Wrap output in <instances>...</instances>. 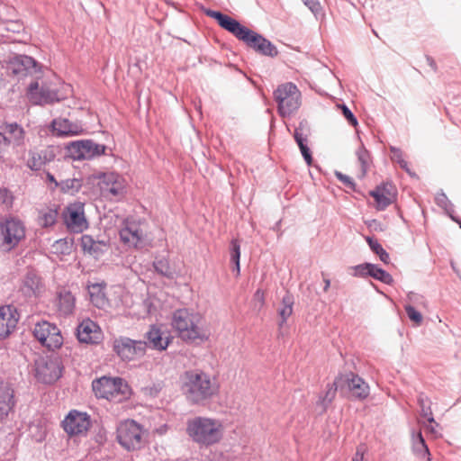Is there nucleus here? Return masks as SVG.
Masks as SVG:
<instances>
[{
    "mask_svg": "<svg viewBox=\"0 0 461 461\" xmlns=\"http://www.w3.org/2000/svg\"><path fill=\"white\" fill-rule=\"evenodd\" d=\"M181 390L192 404L204 405L219 393V384L207 373L189 370L182 375Z\"/></svg>",
    "mask_w": 461,
    "mask_h": 461,
    "instance_id": "obj_1",
    "label": "nucleus"
},
{
    "mask_svg": "<svg viewBox=\"0 0 461 461\" xmlns=\"http://www.w3.org/2000/svg\"><path fill=\"white\" fill-rule=\"evenodd\" d=\"M171 325L178 337L185 342H201L209 339L210 331L202 314L186 308L173 312Z\"/></svg>",
    "mask_w": 461,
    "mask_h": 461,
    "instance_id": "obj_2",
    "label": "nucleus"
},
{
    "mask_svg": "<svg viewBox=\"0 0 461 461\" xmlns=\"http://www.w3.org/2000/svg\"><path fill=\"white\" fill-rule=\"evenodd\" d=\"M186 433L200 447H210L222 438L223 426L219 420L199 416L187 421Z\"/></svg>",
    "mask_w": 461,
    "mask_h": 461,
    "instance_id": "obj_3",
    "label": "nucleus"
},
{
    "mask_svg": "<svg viewBox=\"0 0 461 461\" xmlns=\"http://www.w3.org/2000/svg\"><path fill=\"white\" fill-rule=\"evenodd\" d=\"M92 387L96 397L113 402H121L130 395V388L121 377L103 376L94 380Z\"/></svg>",
    "mask_w": 461,
    "mask_h": 461,
    "instance_id": "obj_4",
    "label": "nucleus"
},
{
    "mask_svg": "<svg viewBox=\"0 0 461 461\" xmlns=\"http://www.w3.org/2000/svg\"><path fill=\"white\" fill-rule=\"evenodd\" d=\"M274 97L277 103L278 113L282 117L290 116L301 105V92L294 83L280 85L274 91Z\"/></svg>",
    "mask_w": 461,
    "mask_h": 461,
    "instance_id": "obj_5",
    "label": "nucleus"
},
{
    "mask_svg": "<svg viewBox=\"0 0 461 461\" xmlns=\"http://www.w3.org/2000/svg\"><path fill=\"white\" fill-rule=\"evenodd\" d=\"M25 237L23 223L15 218L0 222V250L9 252Z\"/></svg>",
    "mask_w": 461,
    "mask_h": 461,
    "instance_id": "obj_6",
    "label": "nucleus"
},
{
    "mask_svg": "<svg viewBox=\"0 0 461 461\" xmlns=\"http://www.w3.org/2000/svg\"><path fill=\"white\" fill-rule=\"evenodd\" d=\"M148 343L145 340H136L121 336L113 342L115 354L125 362L140 359L146 355Z\"/></svg>",
    "mask_w": 461,
    "mask_h": 461,
    "instance_id": "obj_7",
    "label": "nucleus"
},
{
    "mask_svg": "<svg viewBox=\"0 0 461 461\" xmlns=\"http://www.w3.org/2000/svg\"><path fill=\"white\" fill-rule=\"evenodd\" d=\"M63 366L58 357H39L34 361L35 377L43 384H53L62 375Z\"/></svg>",
    "mask_w": 461,
    "mask_h": 461,
    "instance_id": "obj_8",
    "label": "nucleus"
},
{
    "mask_svg": "<svg viewBox=\"0 0 461 461\" xmlns=\"http://www.w3.org/2000/svg\"><path fill=\"white\" fill-rule=\"evenodd\" d=\"M34 338L49 350L59 348L63 344V337L56 324L48 321H38L32 330Z\"/></svg>",
    "mask_w": 461,
    "mask_h": 461,
    "instance_id": "obj_9",
    "label": "nucleus"
},
{
    "mask_svg": "<svg viewBox=\"0 0 461 461\" xmlns=\"http://www.w3.org/2000/svg\"><path fill=\"white\" fill-rule=\"evenodd\" d=\"M142 439L141 427L132 420L120 423L117 428V440L127 450L140 447Z\"/></svg>",
    "mask_w": 461,
    "mask_h": 461,
    "instance_id": "obj_10",
    "label": "nucleus"
},
{
    "mask_svg": "<svg viewBox=\"0 0 461 461\" xmlns=\"http://www.w3.org/2000/svg\"><path fill=\"white\" fill-rule=\"evenodd\" d=\"M106 147L92 140H82L71 142L67 149L73 160L92 159L104 153Z\"/></svg>",
    "mask_w": 461,
    "mask_h": 461,
    "instance_id": "obj_11",
    "label": "nucleus"
},
{
    "mask_svg": "<svg viewBox=\"0 0 461 461\" xmlns=\"http://www.w3.org/2000/svg\"><path fill=\"white\" fill-rule=\"evenodd\" d=\"M90 426L89 415L77 410L70 411L62 421L63 429L70 437L86 435Z\"/></svg>",
    "mask_w": 461,
    "mask_h": 461,
    "instance_id": "obj_12",
    "label": "nucleus"
},
{
    "mask_svg": "<svg viewBox=\"0 0 461 461\" xmlns=\"http://www.w3.org/2000/svg\"><path fill=\"white\" fill-rule=\"evenodd\" d=\"M63 216L68 229L72 232L80 233L88 227L83 203H77L70 204L67 207Z\"/></svg>",
    "mask_w": 461,
    "mask_h": 461,
    "instance_id": "obj_13",
    "label": "nucleus"
},
{
    "mask_svg": "<svg viewBox=\"0 0 461 461\" xmlns=\"http://www.w3.org/2000/svg\"><path fill=\"white\" fill-rule=\"evenodd\" d=\"M27 95L31 103L42 105L59 101L58 94L55 89L47 85L40 86L37 81L32 82L28 86Z\"/></svg>",
    "mask_w": 461,
    "mask_h": 461,
    "instance_id": "obj_14",
    "label": "nucleus"
},
{
    "mask_svg": "<svg viewBox=\"0 0 461 461\" xmlns=\"http://www.w3.org/2000/svg\"><path fill=\"white\" fill-rule=\"evenodd\" d=\"M205 14L207 16L216 20L221 28L233 34L237 39L240 40V38L246 37L245 33H248L245 32L247 27L243 26L239 21L220 11L208 9L205 11Z\"/></svg>",
    "mask_w": 461,
    "mask_h": 461,
    "instance_id": "obj_15",
    "label": "nucleus"
},
{
    "mask_svg": "<svg viewBox=\"0 0 461 461\" xmlns=\"http://www.w3.org/2000/svg\"><path fill=\"white\" fill-rule=\"evenodd\" d=\"M16 404L14 390L6 382H0V422L7 420L8 416L13 412Z\"/></svg>",
    "mask_w": 461,
    "mask_h": 461,
    "instance_id": "obj_16",
    "label": "nucleus"
},
{
    "mask_svg": "<svg viewBox=\"0 0 461 461\" xmlns=\"http://www.w3.org/2000/svg\"><path fill=\"white\" fill-rule=\"evenodd\" d=\"M3 131L7 147L18 148L25 144L26 132L17 122H5L0 125Z\"/></svg>",
    "mask_w": 461,
    "mask_h": 461,
    "instance_id": "obj_17",
    "label": "nucleus"
},
{
    "mask_svg": "<svg viewBox=\"0 0 461 461\" xmlns=\"http://www.w3.org/2000/svg\"><path fill=\"white\" fill-rule=\"evenodd\" d=\"M310 135V127L307 121L303 120L299 122V125L295 128L294 138L297 143L302 156L303 157L306 164L311 166L312 163V152L307 145L308 136Z\"/></svg>",
    "mask_w": 461,
    "mask_h": 461,
    "instance_id": "obj_18",
    "label": "nucleus"
},
{
    "mask_svg": "<svg viewBox=\"0 0 461 461\" xmlns=\"http://www.w3.org/2000/svg\"><path fill=\"white\" fill-rule=\"evenodd\" d=\"M18 322L17 312L11 305L0 307V339L8 337Z\"/></svg>",
    "mask_w": 461,
    "mask_h": 461,
    "instance_id": "obj_19",
    "label": "nucleus"
},
{
    "mask_svg": "<svg viewBox=\"0 0 461 461\" xmlns=\"http://www.w3.org/2000/svg\"><path fill=\"white\" fill-rule=\"evenodd\" d=\"M51 128L58 137L79 135L84 131L83 125L79 122H71L61 117L51 122Z\"/></svg>",
    "mask_w": 461,
    "mask_h": 461,
    "instance_id": "obj_20",
    "label": "nucleus"
},
{
    "mask_svg": "<svg viewBox=\"0 0 461 461\" xmlns=\"http://www.w3.org/2000/svg\"><path fill=\"white\" fill-rule=\"evenodd\" d=\"M77 336L80 342L95 344L101 339V332L95 322L86 319L78 325Z\"/></svg>",
    "mask_w": 461,
    "mask_h": 461,
    "instance_id": "obj_21",
    "label": "nucleus"
},
{
    "mask_svg": "<svg viewBox=\"0 0 461 461\" xmlns=\"http://www.w3.org/2000/svg\"><path fill=\"white\" fill-rule=\"evenodd\" d=\"M119 234L121 240L124 244L134 248H137L141 243L143 236L140 226L136 222L130 221L129 220L124 221V225L120 230Z\"/></svg>",
    "mask_w": 461,
    "mask_h": 461,
    "instance_id": "obj_22",
    "label": "nucleus"
},
{
    "mask_svg": "<svg viewBox=\"0 0 461 461\" xmlns=\"http://www.w3.org/2000/svg\"><path fill=\"white\" fill-rule=\"evenodd\" d=\"M57 307L60 316H69L73 314L76 307V298L73 294L67 290L61 289L57 294Z\"/></svg>",
    "mask_w": 461,
    "mask_h": 461,
    "instance_id": "obj_23",
    "label": "nucleus"
},
{
    "mask_svg": "<svg viewBox=\"0 0 461 461\" xmlns=\"http://www.w3.org/2000/svg\"><path fill=\"white\" fill-rule=\"evenodd\" d=\"M43 288L41 277L34 270H29L23 280L22 291L26 296L39 294Z\"/></svg>",
    "mask_w": 461,
    "mask_h": 461,
    "instance_id": "obj_24",
    "label": "nucleus"
},
{
    "mask_svg": "<svg viewBox=\"0 0 461 461\" xmlns=\"http://www.w3.org/2000/svg\"><path fill=\"white\" fill-rule=\"evenodd\" d=\"M36 61L30 56L19 55L15 56L10 62L9 69L13 74L24 77L31 69L34 68Z\"/></svg>",
    "mask_w": 461,
    "mask_h": 461,
    "instance_id": "obj_25",
    "label": "nucleus"
},
{
    "mask_svg": "<svg viewBox=\"0 0 461 461\" xmlns=\"http://www.w3.org/2000/svg\"><path fill=\"white\" fill-rule=\"evenodd\" d=\"M162 334L160 329L152 325L144 335L148 348L159 351L165 350L168 347L169 340L167 338H163Z\"/></svg>",
    "mask_w": 461,
    "mask_h": 461,
    "instance_id": "obj_26",
    "label": "nucleus"
},
{
    "mask_svg": "<svg viewBox=\"0 0 461 461\" xmlns=\"http://www.w3.org/2000/svg\"><path fill=\"white\" fill-rule=\"evenodd\" d=\"M105 178L107 179V182L104 191L111 198L121 199L125 193V186L123 185L122 178L119 175L113 173L105 176Z\"/></svg>",
    "mask_w": 461,
    "mask_h": 461,
    "instance_id": "obj_27",
    "label": "nucleus"
},
{
    "mask_svg": "<svg viewBox=\"0 0 461 461\" xmlns=\"http://www.w3.org/2000/svg\"><path fill=\"white\" fill-rule=\"evenodd\" d=\"M348 387L355 399L364 400L369 395V385L358 375L350 374Z\"/></svg>",
    "mask_w": 461,
    "mask_h": 461,
    "instance_id": "obj_28",
    "label": "nucleus"
},
{
    "mask_svg": "<svg viewBox=\"0 0 461 461\" xmlns=\"http://www.w3.org/2000/svg\"><path fill=\"white\" fill-rule=\"evenodd\" d=\"M90 301L98 309H105L109 306V301L105 295L104 286L101 284L88 285Z\"/></svg>",
    "mask_w": 461,
    "mask_h": 461,
    "instance_id": "obj_29",
    "label": "nucleus"
},
{
    "mask_svg": "<svg viewBox=\"0 0 461 461\" xmlns=\"http://www.w3.org/2000/svg\"><path fill=\"white\" fill-rule=\"evenodd\" d=\"M53 157L54 156L49 153L47 150L41 151L40 153L30 150L29 158L27 160V167L33 171L40 170L41 167L47 162L50 161Z\"/></svg>",
    "mask_w": 461,
    "mask_h": 461,
    "instance_id": "obj_30",
    "label": "nucleus"
},
{
    "mask_svg": "<svg viewBox=\"0 0 461 461\" xmlns=\"http://www.w3.org/2000/svg\"><path fill=\"white\" fill-rule=\"evenodd\" d=\"M339 387V379H335V381L331 384H327V389L325 393L322 395H320L319 400L317 402V407L321 408V412L326 411L329 405L334 400L337 390Z\"/></svg>",
    "mask_w": 461,
    "mask_h": 461,
    "instance_id": "obj_31",
    "label": "nucleus"
},
{
    "mask_svg": "<svg viewBox=\"0 0 461 461\" xmlns=\"http://www.w3.org/2000/svg\"><path fill=\"white\" fill-rule=\"evenodd\" d=\"M104 246H105V244L103 241H96L90 235H83L81 238V247L83 250L95 258L99 257L104 252Z\"/></svg>",
    "mask_w": 461,
    "mask_h": 461,
    "instance_id": "obj_32",
    "label": "nucleus"
},
{
    "mask_svg": "<svg viewBox=\"0 0 461 461\" xmlns=\"http://www.w3.org/2000/svg\"><path fill=\"white\" fill-rule=\"evenodd\" d=\"M294 297L290 294H286L282 299V304L280 309L278 310V314L280 317V321L278 323L279 327H282L287 321V319L293 313V305H294Z\"/></svg>",
    "mask_w": 461,
    "mask_h": 461,
    "instance_id": "obj_33",
    "label": "nucleus"
},
{
    "mask_svg": "<svg viewBox=\"0 0 461 461\" xmlns=\"http://www.w3.org/2000/svg\"><path fill=\"white\" fill-rule=\"evenodd\" d=\"M412 449L413 452L420 457H428V461H430L429 447L426 445L425 439L420 431L416 434L412 433Z\"/></svg>",
    "mask_w": 461,
    "mask_h": 461,
    "instance_id": "obj_34",
    "label": "nucleus"
},
{
    "mask_svg": "<svg viewBox=\"0 0 461 461\" xmlns=\"http://www.w3.org/2000/svg\"><path fill=\"white\" fill-rule=\"evenodd\" d=\"M418 404L420 407L421 416L426 418L429 423H436L430 408V401L424 393L419 394Z\"/></svg>",
    "mask_w": 461,
    "mask_h": 461,
    "instance_id": "obj_35",
    "label": "nucleus"
},
{
    "mask_svg": "<svg viewBox=\"0 0 461 461\" xmlns=\"http://www.w3.org/2000/svg\"><path fill=\"white\" fill-rule=\"evenodd\" d=\"M230 260L234 264V270L236 271L237 275H240V244L238 240H232L230 244Z\"/></svg>",
    "mask_w": 461,
    "mask_h": 461,
    "instance_id": "obj_36",
    "label": "nucleus"
},
{
    "mask_svg": "<svg viewBox=\"0 0 461 461\" xmlns=\"http://www.w3.org/2000/svg\"><path fill=\"white\" fill-rule=\"evenodd\" d=\"M58 217V211L56 209H46L40 212V224L43 227H50L55 224Z\"/></svg>",
    "mask_w": 461,
    "mask_h": 461,
    "instance_id": "obj_37",
    "label": "nucleus"
},
{
    "mask_svg": "<svg viewBox=\"0 0 461 461\" xmlns=\"http://www.w3.org/2000/svg\"><path fill=\"white\" fill-rule=\"evenodd\" d=\"M366 241H367L371 250L379 256L380 260L385 264H388L390 261V256L384 249V248L381 246V244L377 240H375L370 237H366Z\"/></svg>",
    "mask_w": 461,
    "mask_h": 461,
    "instance_id": "obj_38",
    "label": "nucleus"
},
{
    "mask_svg": "<svg viewBox=\"0 0 461 461\" xmlns=\"http://www.w3.org/2000/svg\"><path fill=\"white\" fill-rule=\"evenodd\" d=\"M248 33L246 34V37L240 38V41H242L245 42L249 48H252L253 50H257L258 45L261 43V39H266L261 34L247 28L246 31Z\"/></svg>",
    "mask_w": 461,
    "mask_h": 461,
    "instance_id": "obj_39",
    "label": "nucleus"
},
{
    "mask_svg": "<svg viewBox=\"0 0 461 461\" xmlns=\"http://www.w3.org/2000/svg\"><path fill=\"white\" fill-rule=\"evenodd\" d=\"M60 189L63 193L74 194L79 191L82 186V181L78 178H68L59 183Z\"/></svg>",
    "mask_w": 461,
    "mask_h": 461,
    "instance_id": "obj_40",
    "label": "nucleus"
},
{
    "mask_svg": "<svg viewBox=\"0 0 461 461\" xmlns=\"http://www.w3.org/2000/svg\"><path fill=\"white\" fill-rule=\"evenodd\" d=\"M370 276L384 284L391 285L393 282V276L388 272L375 264H373V268H370Z\"/></svg>",
    "mask_w": 461,
    "mask_h": 461,
    "instance_id": "obj_41",
    "label": "nucleus"
},
{
    "mask_svg": "<svg viewBox=\"0 0 461 461\" xmlns=\"http://www.w3.org/2000/svg\"><path fill=\"white\" fill-rule=\"evenodd\" d=\"M370 195L374 197L378 210H384L391 203V199L379 187L371 191Z\"/></svg>",
    "mask_w": 461,
    "mask_h": 461,
    "instance_id": "obj_42",
    "label": "nucleus"
},
{
    "mask_svg": "<svg viewBox=\"0 0 461 461\" xmlns=\"http://www.w3.org/2000/svg\"><path fill=\"white\" fill-rule=\"evenodd\" d=\"M155 271L167 278H172L174 276L173 271L170 268L169 263L166 258L156 259L153 263Z\"/></svg>",
    "mask_w": 461,
    "mask_h": 461,
    "instance_id": "obj_43",
    "label": "nucleus"
},
{
    "mask_svg": "<svg viewBox=\"0 0 461 461\" xmlns=\"http://www.w3.org/2000/svg\"><path fill=\"white\" fill-rule=\"evenodd\" d=\"M256 51L268 57H275L278 53L276 46L267 39H261V43L258 45Z\"/></svg>",
    "mask_w": 461,
    "mask_h": 461,
    "instance_id": "obj_44",
    "label": "nucleus"
},
{
    "mask_svg": "<svg viewBox=\"0 0 461 461\" xmlns=\"http://www.w3.org/2000/svg\"><path fill=\"white\" fill-rule=\"evenodd\" d=\"M356 155L361 165L362 175L365 176L369 166V152L362 144L357 150Z\"/></svg>",
    "mask_w": 461,
    "mask_h": 461,
    "instance_id": "obj_45",
    "label": "nucleus"
},
{
    "mask_svg": "<svg viewBox=\"0 0 461 461\" xmlns=\"http://www.w3.org/2000/svg\"><path fill=\"white\" fill-rule=\"evenodd\" d=\"M404 310L408 318L413 321L417 326H420L422 322V315L418 312L412 305L405 304Z\"/></svg>",
    "mask_w": 461,
    "mask_h": 461,
    "instance_id": "obj_46",
    "label": "nucleus"
},
{
    "mask_svg": "<svg viewBox=\"0 0 461 461\" xmlns=\"http://www.w3.org/2000/svg\"><path fill=\"white\" fill-rule=\"evenodd\" d=\"M370 268H373V264L365 263L353 267V276L357 277L370 276Z\"/></svg>",
    "mask_w": 461,
    "mask_h": 461,
    "instance_id": "obj_47",
    "label": "nucleus"
},
{
    "mask_svg": "<svg viewBox=\"0 0 461 461\" xmlns=\"http://www.w3.org/2000/svg\"><path fill=\"white\" fill-rule=\"evenodd\" d=\"M337 107L341 110V113L348 122L352 126L357 125V120L351 110L344 104H337Z\"/></svg>",
    "mask_w": 461,
    "mask_h": 461,
    "instance_id": "obj_48",
    "label": "nucleus"
},
{
    "mask_svg": "<svg viewBox=\"0 0 461 461\" xmlns=\"http://www.w3.org/2000/svg\"><path fill=\"white\" fill-rule=\"evenodd\" d=\"M55 253L60 254H68L70 250V246L66 240H59L54 242L52 245Z\"/></svg>",
    "mask_w": 461,
    "mask_h": 461,
    "instance_id": "obj_49",
    "label": "nucleus"
},
{
    "mask_svg": "<svg viewBox=\"0 0 461 461\" xmlns=\"http://www.w3.org/2000/svg\"><path fill=\"white\" fill-rule=\"evenodd\" d=\"M14 197L6 188H0V202L7 207L12 206Z\"/></svg>",
    "mask_w": 461,
    "mask_h": 461,
    "instance_id": "obj_50",
    "label": "nucleus"
},
{
    "mask_svg": "<svg viewBox=\"0 0 461 461\" xmlns=\"http://www.w3.org/2000/svg\"><path fill=\"white\" fill-rule=\"evenodd\" d=\"M304 5L318 17L321 14V5L317 0H303Z\"/></svg>",
    "mask_w": 461,
    "mask_h": 461,
    "instance_id": "obj_51",
    "label": "nucleus"
},
{
    "mask_svg": "<svg viewBox=\"0 0 461 461\" xmlns=\"http://www.w3.org/2000/svg\"><path fill=\"white\" fill-rule=\"evenodd\" d=\"M335 176L342 184H344L347 187L355 190L356 184L352 180V178L341 172L336 171Z\"/></svg>",
    "mask_w": 461,
    "mask_h": 461,
    "instance_id": "obj_52",
    "label": "nucleus"
},
{
    "mask_svg": "<svg viewBox=\"0 0 461 461\" xmlns=\"http://www.w3.org/2000/svg\"><path fill=\"white\" fill-rule=\"evenodd\" d=\"M254 307L258 310L265 305V294L261 289H258L253 295Z\"/></svg>",
    "mask_w": 461,
    "mask_h": 461,
    "instance_id": "obj_53",
    "label": "nucleus"
},
{
    "mask_svg": "<svg viewBox=\"0 0 461 461\" xmlns=\"http://www.w3.org/2000/svg\"><path fill=\"white\" fill-rule=\"evenodd\" d=\"M436 203L438 206H440L446 210L447 209L448 206H452L447 196L443 192L437 194Z\"/></svg>",
    "mask_w": 461,
    "mask_h": 461,
    "instance_id": "obj_54",
    "label": "nucleus"
},
{
    "mask_svg": "<svg viewBox=\"0 0 461 461\" xmlns=\"http://www.w3.org/2000/svg\"><path fill=\"white\" fill-rule=\"evenodd\" d=\"M390 151H391V159L393 161V162H397L401 159L403 158V153L402 151L399 149V148H396L394 146H391L390 147Z\"/></svg>",
    "mask_w": 461,
    "mask_h": 461,
    "instance_id": "obj_55",
    "label": "nucleus"
},
{
    "mask_svg": "<svg viewBox=\"0 0 461 461\" xmlns=\"http://www.w3.org/2000/svg\"><path fill=\"white\" fill-rule=\"evenodd\" d=\"M365 452H366V447L364 446H359L357 448V451L352 458V461H364Z\"/></svg>",
    "mask_w": 461,
    "mask_h": 461,
    "instance_id": "obj_56",
    "label": "nucleus"
},
{
    "mask_svg": "<svg viewBox=\"0 0 461 461\" xmlns=\"http://www.w3.org/2000/svg\"><path fill=\"white\" fill-rule=\"evenodd\" d=\"M422 296L419 295L418 294H415V293H409L408 294V300L411 302V303H419L420 301H422Z\"/></svg>",
    "mask_w": 461,
    "mask_h": 461,
    "instance_id": "obj_57",
    "label": "nucleus"
},
{
    "mask_svg": "<svg viewBox=\"0 0 461 461\" xmlns=\"http://www.w3.org/2000/svg\"><path fill=\"white\" fill-rule=\"evenodd\" d=\"M7 144L5 142V135L3 133V131L0 130V157L2 154L7 149Z\"/></svg>",
    "mask_w": 461,
    "mask_h": 461,
    "instance_id": "obj_58",
    "label": "nucleus"
},
{
    "mask_svg": "<svg viewBox=\"0 0 461 461\" xmlns=\"http://www.w3.org/2000/svg\"><path fill=\"white\" fill-rule=\"evenodd\" d=\"M426 60H427V63L428 65L434 70L436 71L437 70V65H436V62L434 60L433 58L429 57V56H426Z\"/></svg>",
    "mask_w": 461,
    "mask_h": 461,
    "instance_id": "obj_59",
    "label": "nucleus"
},
{
    "mask_svg": "<svg viewBox=\"0 0 461 461\" xmlns=\"http://www.w3.org/2000/svg\"><path fill=\"white\" fill-rule=\"evenodd\" d=\"M47 179L53 183L55 186H59V183L55 179L54 176L50 173H47Z\"/></svg>",
    "mask_w": 461,
    "mask_h": 461,
    "instance_id": "obj_60",
    "label": "nucleus"
},
{
    "mask_svg": "<svg viewBox=\"0 0 461 461\" xmlns=\"http://www.w3.org/2000/svg\"><path fill=\"white\" fill-rule=\"evenodd\" d=\"M401 168H402L405 172H407L410 176H416L415 173L411 172L410 167H409V165L408 163L406 164V166H403Z\"/></svg>",
    "mask_w": 461,
    "mask_h": 461,
    "instance_id": "obj_61",
    "label": "nucleus"
},
{
    "mask_svg": "<svg viewBox=\"0 0 461 461\" xmlns=\"http://www.w3.org/2000/svg\"><path fill=\"white\" fill-rule=\"evenodd\" d=\"M401 167H403V166H406V164L408 163L404 158L399 160L396 162Z\"/></svg>",
    "mask_w": 461,
    "mask_h": 461,
    "instance_id": "obj_62",
    "label": "nucleus"
},
{
    "mask_svg": "<svg viewBox=\"0 0 461 461\" xmlns=\"http://www.w3.org/2000/svg\"><path fill=\"white\" fill-rule=\"evenodd\" d=\"M401 167H403V166H406V164L408 163L404 158L399 160L396 162Z\"/></svg>",
    "mask_w": 461,
    "mask_h": 461,
    "instance_id": "obj_63",
    "label": "nucleus"
},
{
    "mask_svg": "<svg viewBox=\"0 0 461 461\" xmlns=\"http://www.w3.org/2000/svg\"><path fill=\"white\" fill-rule=\"evenodd\" d=\"M324 282H325L324 291H327L330 285V281L329 279H325Z\"/></svg>",
    "mask_w": 461,
    "mask_h": 461,
    "instance_id": "obj_64",
    "label": "nucleus"
}]
</instances>
